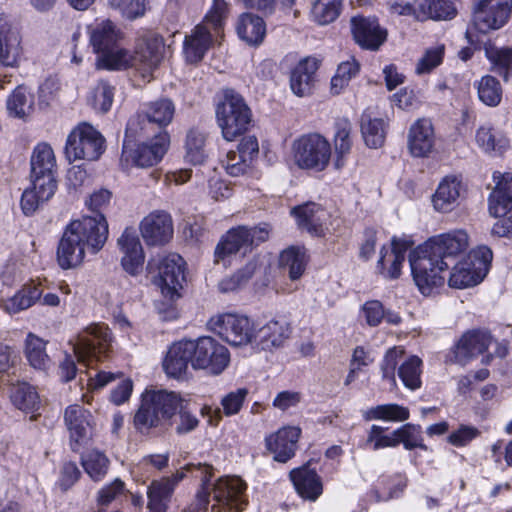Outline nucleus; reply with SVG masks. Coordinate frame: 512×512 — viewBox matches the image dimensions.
Instances as JSON below:
<instances>
[{
    "label": "nucleus",
    "mask_w": 512,
    "mask_h": 512,
    "mask_svg": "<svg viewBox=\"0 0 512 512\" xmlns=\"http://www.w3.org/2000/svg\"><path fill=\"white\" fill-rule=\"evenodd\" d=\"M173 491V484L169 480L162 478L152 481L147 491L149 512H166Z\"/></svg>",
    "instance_id": "09e8293b"
},
{
    "label": "nucleus",
    "mask_w": 512,
    "mask_h": 512,
    "mask_svg": "<svg viewBox=\"0 0 512 512\" xmlns=\"http://www.w3.org/2000/svg\"><path fill=\"white\" fill-rule=\"evenodd\" d=\"M386 427L380 425H372L366 439V446L373 450H380L384 448L397 447V437L395 436V430L390 434H386Z\"/></svg>",
    "instance_id": "e2e57ef3"
},
{
    "label": "nucleus",
    "mask_w": 512,
    "mask_h": 512,
    "mask_svg": "<svg viewBox=\"0 0 512 512\" xmlns=\"http://www.w3.org/2000/svg\"><path fill=\"white\" fill-rule=\"evenodd\" d=\"M352 125L347 119H340L335 124L334 144V167L342 169L347 161V157L352 149L351 138Z\"/></svg>",
    "instance_id": "ea45409f"
},
{
    "label": "nucleus",
    "mask_w": 512,
    "mask_h": 512,
    "mask_svg": "<svg viewBox=\"0 0 512 512\" xmlns=\"http://www.w3.org/2000/svg\"><path fill=\"white\" fill-rule=\"evenodd\" d=\"M10 399L16 408L24 412H33L40 405L37 391L26 382H18L12 385Z\"/></svg>",
    "instance_id": "de8ad7c7"
},
{
    "label": "nucleus",
    "mask_w": 512,
    "mask_h": 512,
    "mask_svg": "<svg viewBox=\"0 0 512 512\" xmlns=\"http://www.w3.org/2000/svg\"><path fill=\"white\" fill-rule=\"evenodd\" d=\"M463 191L462 181L456 176L445 177L433 197L434 208L443 213L452 211L459 203Z\"/></svg>",
    "instance_id": "4c0bfd02"
},
{
    "label": "nucleus",
    "mask_w": 512,
    "mask_h": 512,
    "mask_svg": "<svg viewBox=\"0 0 512 512\" xmlns=\"http://www.w3.org/2000/svg\"><path fill=\"white\" fill-rule=\"evenodd\" d=\"M140 232L148 245H163L173 237V222L170 214L155 210L140 223Z\"/></svg>",
    "instance_id": "a878e982"
},
{
    "label": "nucleus",
    "mask_w": 512,
    "mask_h": 512,
    "mask_svg": "<svg viewBox=\"0 0 512 512\" xmlns=\"http://www.w3.org/2000/svg\"><path fill=\"white\" fill-rule=\"evenodd\" d=\"M227 13L228 4L225 0H213L202 23L185 37L184 53L187 61L196 63L204 57L213 42L221 36Z\"/></svg>",
    "instance_id": "0eeeda50"
},
{
    "label": "nucleus",
    "mask_w": 512,
    "mask_h": 512,
    "mask_svg": "<svg viewBox=\"0 0 512 512\" xmlns=\"http://www.w3.org/2000/svg\"><path fill=\"white\" fill-rule=\"evenodd\" d=\"M165 44L158 35L149 36L137 46L134 55L131 54L129 67L135 68L143 78L152 76L153 71L163 59Z\"/></svg>",
    "instance_id": "aec40b11"
},
{
    "label": "nucleus",
    "mask_w": 512,
    "mask_h": 512,
    "mask_svg": "<svg viewBox=\"0 0 512 512\" xmlns=\"http://www.w3.org/2000/svg\"><path fill=\"white\" fill-rule=\"evenodd\" d=\"M404 354V350L400 347L390 348L382 361L381 371L382 378L387 380L392 386L396 385L395 369L398 364V359Z\"/></svg>",
    "instance_id": "338daca9"
},
{
    "label": "nucleus",
    "mask_w": 512,
    "mask_h": 512,
    "mask_svg": "<svg viewBox=\"0 0 512 512\" xmlns=\"http://www.w3.org/2000/svg\"><path fill=\"white\" fill-rule=\"evenodd\" d=\"M485 55L495 73L502 76L505 81L512 77V47L486 45Z\"/></svg>",
    "instance_id": "49530a36"
},
{
    "label": "nucleus",
    "mask_w": 512,
    "mask_h": 512,
    "mask_svg": "<svg viewBox=\"0 0 512 512\" xmlns=\"http://www.w3.org/2000/svg\"><path fill=\"white\" fill-rule=\"evenodd\" d=\"M64 422L69 431L71 448L77 451L91 438L93 417L87 409L72 404L65 409Z\"/></svg>",
    "instance_id": "5701e85b"
},
{
    "label": "nucleus",
    "mask_w": 512,
    "mask_h": 512,
    "mask_svg": "<svg viewBox=\"0 0 512 512\" xmlns=\"http://www.w3.org/2000/svg\"><path fill=\"white\" fill-rule=\"evenodd\" d=\"M409 248V241L393 238L391 249L383 247L380 251V258L377 262L378 272L386 279H397L401 274V268Z\"/></svg>",
    "instance_id": "7c9ffc66"
},
{
    "label": "nucleus",
    "mask_w": 512,
    "mask_h": 512,
    "mask_svg": "<svg viewBox=\"0 0 512 512\" xmlns=\"http://www.w3.org/2000/svg\"><path fill=\"white\" fill-rule=\"evenodd\" d=\"M290 479L297 493L304 499L315 501L323 492L321 478L309 466L293 469L290 472Z\"/></svg>",
    "instance_id": "e433bc0d"
},
{
    "label": "nucleus",
    "mask_w": 512,
    "mask_h": 512,
    "mask_svg": "<svg viewBox=\"0 0 512 512\" xmlns=\"http://www.w3.org/2000/svg\"><path fill=\"white\" fill-rule=\"evenodd\" d=\"M469 235L455 229L431 237L409 255L413 280L424 296H431L444 286L451 265L466 252Z\"/></svg>",
    "instance_id": "f257e3e1"
},
{
    "label": "nucleus",
    "mask_w": 512,
    "mask_h": 512,
    "mask_svg": "<svg viewBox=\"0 0 512 512\" xmlns=\"http://www.w3.org/2000/svg\"><path fill=\"white\" fill-rule=\"evenodd\" d=\"M291 335V327L284 320H270L256 327L254 346L260 350L272 351L284 346Z\"/></svg>",
    "instance_id": "c756f323"
},
{
    "label": "nucleus",
    "mask_w": 512,
    "mask_h": 512,
    "mask_svg": "<svg viewBox=\"0 0 512 512\" xmlns=\"http://www.w3.org/2000/svg\"><path fill=\"white\" fill-rule=\"evenodd\" d=\"M114 94L115 87L101 80L93 88L89 101L96 111L106 113L112 107Z\"/></svg>",
    "instance_id": "680f3d73"
},
{
    "label": "nucleus",
    "mask_w": 512,
    "mask_h": 512,
    "mask_svg": "<svg viewBox=\"0 0 512 512\" xmlns=\"http://www.w3.org/2000/svg\"><path fill=\"white\" fill-rule=\"evenodd\" d=\"M184 470L201 481L200 488L210 500L212 512H242L247 505L246 483L239 477H219L212 480L213 468L210 465L188 464Z\"/></svg>",
    "instance_id": "7ed1b4c3"
},
{
    "label": "nucleus",
    "mask_w": 512,
    "mask_h": 512,
    "mask_svg": "<svg viewBox=\"0 0 512 512\" xmlns=\"http://www.w3.org/2000/svg\"><path fill=\"white\" fill-rule=\"evenodd\" d=\"M236 31L241 40L253 46L263 41L266 34V25L261 17L245 13L239 18Z\"/></svg>",
    "instance_id": "79ce46f5"
},
{
    "label": "nucleus",
    "mask_w": 512,
    "mask_h": 512,
    "mask_svg": "<svg viewBox=\"0 0 512 512\" xmlns=\"http://www.w3.org/2000/svg\"><path fill=\"white\" fill-rule=\"evenodd\" d=\"M111 193L106 189L95 191L85 201L95 216H83L73 220L65 229L60 240L57 257L63 269L80 265L86 253L97 254L108 238V223L101 213L110 202Z\"/></svg>",
    "instance_id": "f03ea898"
},
{
    "label": "nucleus",
    "mask_w": 512,
    "mask_h": 512,
    "mask_svg": "<svg viewBox=\"0 0 512 512\" xmlns=\"http://www.w3.org/2000/svg\"><path fill=\"white\" fill-rule=\"evenodd\" d=\"M104 150V137L92 125L85 122L70 132L65 144V155L69 162L97 160Z\"/></svg>",
    "instance_id": "ddd939ff"
},
{
    "label": "nucleus",
    "mask_w": 512,
    "mask_h": 512,
    "mask_svg": "<svg viewBox=\"0 0 512 512\" xmlns=\"http://www.w3.org/2000/svg\"><path fill=\"white\" fill-rule=\"evenodd\" d=\"M169 135L166 131H160L153 139L142 143L137 148L129 147L124 142L122 161H131L137 167H151L158 164L166 154L169 146Z\"/></svg>",
    "instance_id": "a211bd4d"
},
{
    "label": "nucleus",
    "mask_w": 512,
    "mask_h": 512,
    "mask_svg": "<svg viewBox=\"0 0 512 512\" xmlns=\"http://www.w3.org/2000/svg\"><path fill=\"white\" fill-rule=\"evenodd\" d=\"M192 367L220 374L229 363V352L225 346L212 337L192 340Z\"/></svg>",
    "instance_id": "dca6fc26"
},
{
    "label": "nucleus",
    "mask_w": 512,
    "mask_h": 512,
    "mask_svg": "<svg viewBox=\"0 0 512 512\" xmlns=\"http://www.w3.org/2000/svg\"><path fill=\"white\" fill-rule=\"evenodd\" d=\"M362 314L366 322L370 326H377L383 319L389 324L397 325L401 322V317L391 311H385L381 302L377 300L367 301L362 306Z\"/></svg>",
    "instance_id": "6e6d98bb"
},
{
    "label": "nucleus",
    "mask_w": 512,
    "mask_h": 512,
    "mask_svg": "<svg viewBox=\"0 0 512 512\" xmlns=\"http://www.w3.org/2000/svg\"><path fill=\"white\" fill-rule=\"evenodd\" d=\"M81 464L92 480L100 481L108 472L109 459L104 453L91 450L81 457Z\"/></svg>",
    "instance_id": "5fc2aeb1"
},
{
    "label": "nucleus",
    "mask_w": 512,
    "mask_h": 512,
    "mask_svg": "<svg viewBox=\"0 0 512 512\" xmlns=\"http://www.w3.org/2000/svg\"><path fill=\"white\" fill-rule=\"evenodd\" d=\"M300 435L298 427H282L265 438L266 449L274 455L275 461L286 463L294 457Z\"/></svg>",
    "instance_id": "cd10ccee"
},
{
    "label": "nucleus",
    "mask_w": 512,
    "mask_h": 512,
    "mask_svg": "<svg viewBox=\"0 0 512 512\" xmlns=\"http://www.w3.org/2000/svg\"><path fill=\"white\" fill-rule=\"evenodd\" d=\"M186 400L174 391L147 388L141 395L138 410L134 415V426L140 433H148L152 428L162 427L170 420Z\"/></svg>",
    "instance_id": "423d86ee"
},
{
    "label": "nucleus",
    "mask_w": 512,
    "mask_h": 512,
    "mask_svg": "<svg viewBox=\"0 0 512 512\" xmlns=\"http://www.w3.org/2000/svg\"><path fill=\"white\" fill-rule=\"evenodd\" d=\"M418 21L427 19L446 20L455 16L452 0H414Z\"/></svg>",
    "instance_id": "a19ab883"
},
{
    "label": "nucleus",
    "mask_w": 512,
    "mask_h": 512,
    "mask_svg": "<svg viewBox=\"0 0 512 512\" xmlns=\"http://www.w3.org/2000/svg\"><path fill=\"white\" fill-rule=\"evenodd\" d=\"M185 149V158L188 162L194 165L203 163L206 157L205 135L199 130L191 129L187 133Z\"/></svg>",
    "instance_id": "052dcab7"
},
{
    "label": "nucleus",
    "mask_w": 512,
    "mask_h": 512,
    "mask_svg": "<svg viewBox=\"0 0 512 512\" xmlns=\"http://www.w3.org/2000/svg\"><path fill=\"white\" fill-rule=\"evenodd\" d=\"M259 153L258 140L254 136L242 138L236 151H229L222 160L227 174L233 177L245 175L252 168Z\"/></svg>",
    "instance_id": "412c9836"
},
{
    "label": "nucleus",
    "mask_w": 512,
    "mask_h": 512,
    "mask_svg": "<svg viewBox=\"0 0 512 512\" xmlns=\"http://www.w3.org/2000/svg\"><path fill=\"white\" fill-rule=\"evenodd\" d=\"M291 158L301 170L322 172L330 165L332 146L320 133L302 134L292 142Z\"/></svg>",
    "instance_id": "6e6552de"
},
{
    "label": "nucleus",
    "mask_w": 512,
    "mask_h": 512,
    "mask_svg": "<svg viewBox=\"0 0 512 512\" xmlns=\"http://www.w3.org/2000/svg\"><path fill=\"white\" fill-rule=\"evenodd\" d=\"M6 105L10 116L25 118L33 111V96L27 88L19 86L10 94Z\"/></svg>",
    "instance_id": "8fccbe9b"
},
{
    "label": "nucleus",
    "mask_w": 512,
    "mask_h": 512,
    "mask_svg": "<svg viewBox=\"0 0 512 512\" xmlns=\"http://www.w3.org/2000/svg\"><path fill=\"white\" fill-rule=\"evenodd\" d=\"M493 344V336L487 330L473 329L465 332L446 356L447 362L467 365L479 355L486 354Z\"/></svg>",
    "instance_id": "f3484780"
},
{
    "label": "nucleus",
    "mask_w": 512,
    "mask_h": 512,
    "mask_svg": "<svg viewBox=\"0 0 512 512\" xmlns=\"http://www.w3.org/2000/svg\"><path fill=\"white\" fill-rule=\"evenodd\" d=\"M351 31L359 46L372 51L378 50L387 38V31L379 25L377 18L371 16L353 17Z\"/></svg>",
    "instance_id": "bb28decb"
},
{
    "label": "nucleus",
    "mask_w": 512,
    "mask_h": 512,
    "mask_svg": "<svg viewBox=\"0 0 512 512\" xmlns=\"http://www.w3.org/2000/svg\"><path fill=\"white\" fill-rule=\"evenodd\" d=\"M476 142L478 146L487 153H502L509 146L506 137L487 126H482L477 130Z\"/></svg>",
    "instance_id": "864d4df0"
},
{
    "label": "nucleus",
    "mask_w": 512,
    "mask_h": 512,
    "mask_svg": "<svg viewBox=\"0 0 512 512\" xmlns=\"http://www.w3.org/2000/svg\"><path fill=\"white\" fill-rule=\"evenodd\" d=\"M184 265L183 258L176 253L158 254L148 262L149 272L158 271L155 284L168 301L173 302L181 297L180 291L186 280Z\"/></svg>",
    "instance_id": "9b49d317"
},
{
    "label": "nucleus",
    "mask_w": 512,
    "mask_h": 512,
    "mask_svg": "<svg viewBox=\"0 0 512 512\" xmlns=\"http://www.w3.org/2000/svg\"><path fill=\"white\" fill-rule=\"evenodd\" d=\"M493 259L492 250L485 245L472 249L462 260H456L450 267L448 285L464 289L475 286L487 275Z\"/></svg>",
    "instance_id": "9d476101"
},
{
    "label": "nucleus",
    "mask_w": 512,
    "mask_h": 512,
    "mask_svg": "<svg viewBox=\"0 0 512 512\" xmlns=\"http://www.w3.org/2000/svg\"><path fill=\"white\" fill-rule=\"evenodd\" d=\"M216 118L224 139L233 141L248 130L252 113L240 94L225 90L216 108Z\"/></svg>",
    "instance_id": "1a4fd4ad"
},
{
    "label": "nucleus",
    "mask_w": 512,
    "mask_h": 512,
    "mask_svg": "<svg viewBox=\"0 0 512 512\" xmlns=\"http://www.w3.org/2000/svg\"><path fill=\"white\" fill-rule=\"evenodd\" d=\"M192 340L173 343L163 360V368L169 377L180 378L186 374L189 363L192 365Z\"/></svg>",
    "instance_id": "473e14b6"
},
{
    "label": "nucleus",
    "mask_w": 512,
    "mask_h": 512,
    "mask_svg": "<svg viewBox=\"0 0 512 512\" xmlns=\"http://www.w3.org/2000/svg\"><path fill=\"white\" fill-rule=\"evenodd\" d=\"M258 268L256 259L249 261L242 269L238 270L232 277L220 282L219 288L222 292H230L240 288L252 278Z\"/></svg>",
    "instance_id": "69168bd1"
},
{
    "label": "nucleus",
    "mask_w": 512,
    "mask_h": 512,
    "mask_svg": "<svg viewBox=\"0 0 512 512\" xmlns=\"http://www.w3.org/2000/svg\"><path fill=\"white\" fill-rule=\"evenodd\" d=\"M395 436L397 437V444H403L406 450H413L415 448H420L424 451L428 450L427 445L424 443L420 425L411 423L402 425L395 429Z\"/></svg>",
    "instance_id": "13d9d810"
},
{
    "label": "nucleus",
    "mask_w": 512,
    "mask_h": 512,
    "mask_svg": "<svg viewBox=\"0 0 512 512\" xmlns=\"http://www.w3.org/2000/svg\"><path fill=\"white\" fill-rule=\"evenodd\" d=\"M18 29L6 16L0 15V66L16 68L19 66L23 47Z\"/></svg>",
    "instance_id": "393cba45"
},
{
    "label": "nucleus",
    "mask_w": 512,
    "mask_h": 512,
    "mask_svg": "<svg viewBox=\"0 0 512 512\" xmlns=\"http://www.w3.org/2000/svg\"><path fill=\"white\" fill-rule=\"evenodd\" d=\"M209 324L215 333L231 345L254 346L257 325L246 316L223 314L212 318Z\"/></svg>",
    "instance_id": "2eb2a0df"
},
{
    "label": "nucleus",
    "mask_w": 512,
    "mask_h": 512,
    "mask_svg": "<svg viewBox=\"0 0 512 512\" xmlns=\"http://www.w3.org/2000/svg\"><path fill=\"white\" fill-rule=\"evenodd\" d=\"M55 155L50 145L38 144L31 156V182L21 198V208L25 215H32L42 204L55 194L57 184L54 177Z\"/></svg>",
    "instance_id": "20e7f679"
},
{
    "label": "nucleus",
    "mask_w": 512,
    "mask_h": 512,
    "mask_svg": "<svg viewBox=\"0 0 512 512\" xmlns=\"http://www.w3.org/2000/svg\"><path fill=\"white\" fill-rule=\"evenodd\" d=\"M122 254L121 266L131 276H138L143 271L145 254L135 230L126 228L117 240Z\"/></svg>",
    "instance_id": "b1692460"
},
{
    "label": "nucleus",
    "mask_w": 512,
    "mask_h": 512,
    "mask_svg": "<svg viewBox=\"0 0 512 512\" xmlns=\"http://www.w3.org/2000/svg\"><path fill=\"white\" fill-rule=\"evenodd\" d=\"M495 187L489 197V212L492 216H501L512 207V174L495 172Z\"/></svg>",
    "instance_id": "c9c22d12"
},
{
    "label": "nucleus",
    "mask_w": 512,
    "mask_h": 512,
    "mask_svg": "<svg viewBox=\"0 0 512 512\" xmlns=\"http://www.w3.org/2000/svg\"><path fill=\"white\" fill-rule=\"evenodd\" d=\"M480 436V430L472 425H460L448 436V442L455 447H464Z\"/></svg>",
    "instance_id": "774afa93"
},
{
    "label": "nucleus",
    "mask_w": 512,
    "mask_h": 512,
    "mask_svg": "<svg viewBox=\"0 0 512 512\" xmlns=\"http://www.w3.org/2000/svg\"><path fill=\"white\" fill-rule=\"evenodd\" d=\"M248 395V389L238 388L224 395L221 399L222 410L218 407L204 405L201 408V415L207 419L211 426H217L223 415L230 417L240 412Z\"/></svg>",
    "instance_id": "2f4dec72"
},
{
    "label": "nucleus",
    "mask_w": 512,
    "mask_h": 512,
    "mask_svg": "<svg viewBox=\"0 0 512 512\" xmlns=\"http://www.w3.org/2000/svg\"><path fill=\"white\" fill-rule=\"evenodd\" d=\"M175 107L171 100L160 99L150 103L141 113L128 121L126 133L134 135L140 130H146V126L157 124L159 127L167 126L173 119Z\"/></svg>",
    "instance_id": "4be33fe9"
},
{
    "label": "nucleus",
    "mask_w": 512,
    "mask_h": 512,
    "mask_svg": "<svg viewBox=\"0 0 512 512\" xmlns=\"http://www.w3.org/2000/svg\"><path fill=\"white\" fill-rule=\"evenodd\" d=\"M512 0H479L473 12V24L482 33L496 30L506 24L511 13Z\"/></svg>",
    "instance_id": "6ab92c4d"
},
{
    "label": "nucleus",
    "mask_w": 512,
    "mask_h": 512,
    "mask_svg": "<svg viewBox=\"0 0 512 512\" xmlns=\"http://www.w3.org/2000/svg\"><path fill=\"white\" fill-rule=\"evenodd\" d=\"M366 421L380 420L385 422H403L409 419L410 412L405 406L397 403L380 404L362 411Z\"/></svg>",
    "instance_id": "a18cd8bd"
},
{
    "label": "nucleus",
    "mask_w": 512,
    "mask_h": 512,
    "mask_svg": "<svg viewBox=\"0 0 512 512\" xmlns=\"http://www.w3.org/2000/svg\"><path fill=\"white\" fill-rule=\"evenodd\" d=\"M422 360L415 355L409 356L398 368V376L403 385L414 391L421 387Z\"/></svg>",
    "instance_id": "603ef678"
},
{
    "label": "nucleus",
    "mask_w": 512,
    "mask_h": 512,
    "mask_svg": "<svg viewBox=\"0 0 512 512\" xmlns=\"http://www.w3.org/2000/svg\"><path fill=\"white\" fill-rule=\"evenodd\" d=\"M122 38L121 29L109 19L97 20L89 26V40L97 55V69L119 71L129 68L131 53L120 45Z\"/></svg>",
    "instance_id": "39448f33"
},
{
    "label": "nucleus",
    "mask_w": 512,
    "mask_h": 512,
    "mask_svg": "<svg viewBox=\"0 0 512 512\" xmlns=\"http://www.w3.org/2000/svg\"><path fill=\"white\" fill-rule=\"evenodd\" d=\"M342 0H314L311 8L312 20L320 25L333 22L340 14Z\"/></svg>",
    "instance_id": "4d7b16f0"
},
{
    "label": "nucleus",
    "mask_w": 512,
    "mask_h": 512,
    "mask_svg": "<svg viewBox=\"0 0 512 512\" xmlns=\"http://www.w3.org/2000/svg\"><path fill=\"white\" fill-rule=\"evenodd\" d=\"M43 290L39 283H25L13 296L1 300L0 307L9 315L18 314L32 307L41 299Z\"/></svg>",
    "instance_id": "72a5a7b5"
},
{
    "label": "nucleus",
    "mask_w": 512,
    "mask_h": 512,
    "mask_svg": "<svg viewBox=\"0 0 512 512\" xmlns=\"http://www.w3.org/2000/svg\"><path fill=\"white\" fill-rule=\"evenodd\" d=\"M478 96L481 102L490 107L497 106L502 99V88L499 81L486 75L477 84Z\"/></svg>",
    "instance_id": "bf43d9fd"
},
{
    "label": "nucleus",
    "mask_w": 512,
    "mask_h": 512,
    "mask_svg": "<svg viewBox=\"0 0 512 512\" xmlns=\"http://www.w3.org/2000/svg\"><path fill=\"white\" fill-rule=\"evenodd\" d=\"M317 69L318 61L312 57L301 60L294 67L290 76V87L295 95L305 97L312 93Z\"/></svg>",
    "instance_id": "f704fd0d"
},
{
    "label": "nucleus",
    "mask_w": 512,
    "mask_h": 512,
    "mask_svg": "<svg viewBox=\"0 0 512 512\" xmlns=\"http://www.w3.org/2000/svg\"><path fill=\"white\" fill-rule=\"evenodd\" d=\"M308 257L303 246H290L280 254L279 263L288 271V276L295 281L301 278L306 270Z\"/></svg>",
    "instance_id": "c03bdc74"
},
{
    "label": "nucleus",
    "mask_w": 512,
    "mask_h": 512,
    "mask_svg": "<svg viewBox=\"0 0 512 512\" xmlns=\"http://www.w3.org/2000/svg\"><path fill=\"white\" fill-rule=\"evenodd\" d=\"M298 225L308 232L321 235L324 231V223L327 219V212L315 203H307L292 209Z\"/></svg>",
    "instance_id": "58836bf2"
},
{
    "label": "nucleus",
    "mask_w": 512,
    "mask_h": 512,
    "mask_svg": "<svg viewBox=\"0 0 512 512\" xmlns=\"http://www.w3.org/2000/svg\"><path fill=\"white\" fill-rule=\"evenodd\" d=\"M47 342L35 335L28 333L25 339L24 354L34 369L46 371L51 366V359L46 352Z\"/></svg>",
    "instance_id": "37998d69"
},
{
    "label": "nucleus",
    "mask_w": 512,
    "mask_h": 512,
    "mask_svg": "<svg viewBox=\"0 0 512 512\" xmlns=\"http://www.w3.org/2000/svg\"><path fill=\"white\" fill-rule=\"evenodd\" d=\"M444 53L445 46L443 44H437L426 49L416 64L415 72L418 75L430 73L442 63Z\"/></svg>",
    "instance_id": "0e129e2a"
},
{
    "label": "nucleus",
    "mask_w": 512,
    "mask_h": 512,
    "mask_svg": "<svg viewBox=\"0 0 512 512\" xmlns=\"http://www.w3.org/2000/svg\"><path fill=\"white\" fill-rule=\"evenodd\" d=\"M269 233L270 228L267 224L253 228L245 226L231 228L221 237L215 248L216 260H223L236 254L247 255L259 243L266 241Z\"/></svg>",
    "instance_id": "f8f14e48"
},
{
    "label": "nucleus",
    "mask_w": 512,
    "mask_h": 512,
    "mask_svg": "<svg viewBox=\"0 0 512 512\" xmlns=\"http://www.w3.org/2000/svg\"><path fill=\"white\" fill-rule=\"evenodd\" d=\"M111 343L112 336L107 325L91 324L78 334L73 351L78 362L90 365L107 355Z\"/></svg>",
    "instance_id": "4468645a"
},
{
    "label": "nucleus",
    "mask_w": 512,
    "mask_h": 512,
    "mask_svg": "<svg viewBox=\"0 0 512 512\" xmlns=\"http://www.w3.org/2000/svg\"><path fill=\"white\" fill-rule=\"evenodd\" d=\"M361 132L366 145L370 148H379L385 140V123L382 119H372L370 115L363 114L361 119Z\"/></svg>",
    "instance_id": "3c124183"
},
{
    "label": "nucleus",
    "mask_w": 512,
    "mask_h": 512,
    "mask_svg": "<svg viewBox=\"0 0 512 512\" xmlns=\"http://www.w3.org/2000/svg\"><path fill=\"white\" fill-rule=\"evenodd\" d=\"M435 131L429 118L417 119L409 128L407 147L413 157H427L435 146Z\"/></svg>",
    "instance_id": "c85d7f7f"
}]
</instances>
